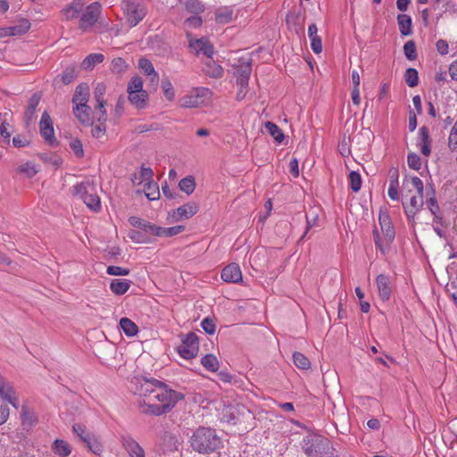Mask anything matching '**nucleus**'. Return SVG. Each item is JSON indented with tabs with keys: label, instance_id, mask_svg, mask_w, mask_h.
<instances>
[{
	"label": "nucleus",
	"instance_id": "5701e85b",
	"mask_svg": "<svg viewBox=\"0 0 457 457\" xmlns=\"http://www.w3.org/2000/svg\"><path fill=\"white\" fill-rule=\"evenodd\" d=\"M417 145L421 154L428 156L431 153V139L428 129L425 126L420 128Z\"/></svg>",
	"mask_w": 457,
	"mask_h": 457
},
{
	"label": "nucleus",
	"instance_id": "f3484780",
	"mask_svg": "<svg viewBox=\"0 0 457 457\" xmlns=\"http://www.w3.org/2000/svg\"><path fill=\"white\" fill-rule=\"evenodd\" d=\"M378 223L381 232L385 237L386 245H390L395 236V228L392 225L391 219L386 212H380L378 217Z\"/></svg>",
	"mask_w": 457,
	"mask_h": 457
},
{
	"label": "nucleus",
	"instance_id": "473e14b6",
	"mask_svg": "<svg viewBox=\"0 0 457 457\" xmlns=\"http://www.w3.org/2000/svg\"><path fill=\"white\" fill-rule=\"evenodd\" d=\"M84 444L88 448V450L95 453L96 455H100L104 451L103 444L93 434L86 438Z\"/></svg>",
	"mask_w": 457,
	"mask_h": 457
},
{
	"label": "nucleus",
	"instance_id": "79ce46f5",
	"mask_svg": "<svg viewBox=\"0 0 457 457\" xmlns=\"http://www.w3.org/2000/svg\"><path fill=\"white\" fill-rule=\"evenodd\" d=\"M179 189L187 195H191L195 188V181L193 176H187L182 179L179 183Z\"/></svg>",
	"mask_w": 457,
	"mask_h": 457
},
{
	"label": "nucleus",
	"instance_id": "338daca9",
	"mask_svg": "<svg viewBox=\"0 0 457 457\" xmlns=\"http://www.w3.org/2000/svg\"><path fill=\"white\" fill-rule=\"evenodd\" d=\"M185 226L177 225L170 228H164V237H171L185 230Z\"/></svg>",
	"mask_w": 457,
	"mask_h": 457
},
{
	"label": "nucleus",
	"instance_id": "864d4df0",
	"mask_svg": "<svg viewBox=\"0 0 457 457\" xmlns=\"http://www.w3.org/2000/svg\"><path fill=\"white\" fill-rule=\"evenodd\" d=\"M6 113L3 114L0 112V136L3 138V142L10 144L11 133L7 131L8 123L5 120Z\"/></svg>",
	"mask_w": 457,
	"mask_h": 457
},
{
	"label": "nucleus",
	"instance_id": "a211bd4d",
	"mask_svg": "<svg viewBox=\"0 0 457 457\" xmlns=\"http://www.w3.org/2000/svg\"><path fill=\"white\" fill-rule=\"evenodd\" d=\"M122 9L124 10L128 22L131 27L136 26L142 20V16L140 11L138 10V5L135 3L134 0H123L122 1Z\"/></svg>",
	"mask_w": 457,
	"mask_h": 457
},
{
	"label": "nucleus",
	"instance_id": "412c9836",
	"mask_svg": "<svg viewBox=\"0 0 457 457\" xmlns=\"http://www.w3.org/2000/svg\"><path fill=\"white\" fill-rule=\"evenodd\" d=\"M424 194L419 195L418 196L413 195L410 199L409 204L403 203L404 212L409 220H413L416 213L421 209L424 204Z\"/></svg>",
	"mask_w": 457,
	"mask_h": 457
},
{
	"label": "nucleus",
	"instance_id": "c756f323",
	"mask_svg": "<svg viewBox=\"0 0 457 457\" xmlns=\"http://www.w3.org/2000/svg\"><path fill=\"white\" fill-rule=\"evenodd\" d=\"M130 283L126 279L114 278L111 281L110 289L116 295H124L129 288Z\"/></svg>",
	"mask_w": 457,
	"mask_h": 457
},
{
	"label": "nucleus",
	"instance_id": "bb28decb",
	"mask_svg": "<svg viewBox=\"0 0 457 457\" xmlns=\"http://www.w3.org/2000/svg\"><path fill=\"white\" fill-rule=\"evenodd\" d=\"M403 187L407 188L408 191H411L412 188L416 189L419 195L424 194V185L422 180L416 177H408L406 176L403 181Z\"/></svg>",
	"mask_w": 457,
	"mask_h": 457
},
{
	"label": "nucleus",
	"instance_id": "de8ad7c7",
	"mask_svg": "<svg viewBox=\"0 0 457 457\" xmlns=\"http://www.w3.org/2000/svg\"><path fill=\"white\" fill-rule=\"evenodd\" d=\"M447 145L451 152H456L457 151V118L455 122L453 123V127L450 129L448 139H447Z\"/></svg>",
	"mask_w": 457,
	"mask_h": 457
},
{
	"label": "nucleus",
	"instance_id": "e433bc0d",
	"mask_svg": "<svg viewBox=\"0 0 457 457\" xmlns=\"http://www.w3.org/2000/svg\"><path fill=\"white\" fill-rule=\"evenodd\" d=\"M30 25L28 19H21L14 26L7 27V29H11L12 36H21L29 31Z\"/></svg>",
	"mask_w": 457,
	"mask_h": 457
},
{
	"label": "nucleus",
	"instance_id": "c03bdc74",
	"mask_svg": "<svg viewBox=\"0 0 457 457\" xmlns=\"http://www.w3.org/2000/svg\"><path fill=\"white\" fill-rule=\"evenodd\" d=\"M79 74L78 68L76 66L67 67L62 73V81L63 84L68 85L71 83Z\"/></svg>",
	"mask_w": 457,
	"mask_h": 457
},
{
	"label": "nucleus",
	"instance_id": "58836bf2",
	"mask_svg": "<svg viewBox=\"0 0 457 457\" xmlns=\"http://www.w3.org/2000/svg\"><path fill=\"white\" fill-rule=\"evenodd\" d=\"M104 59L102 54H90L82 62L81 66L86 70H91L95 65L101 63Z\"/></svg>",
	"mask_w": 457,
	"mask_h": 457
},
{
	"label": "nucleus",
	"instance_id": "6e6d98bb",
	"mask_svg": "<svg viewBox=\"0 0 457 457\" xmlns=\"http://www.w3.org/2000/svg\"><path fill=\"white\" fill-rule=\"evenodd\" d=\"M129 103L137 109L143 108V93L135 91H127Z\"/></svg>",
	"mask_w": 457,
	"mask_h": 457
},
{
	"label": "nucleus",
	"instance_id": "bf43d9fd",
	"mask_svg": "<svg viewBox=\"0 0 457 457\" xmlns=\"http://www.w3.org/2000/svg\"><path fill=\"white\" fill-rule=\"evenodd\" d=\"M252 67L250 62H245L240 64L237 70V77L250 79Z\"/></svg>",
	"mask_w": 457,
	"mask_h": 457
},
{
	"label": "nucleus",
	"instance_id": "72a5a7b5",
	"mask_svg": "<svg viewBox=\"0 0 457 457\" xmlns=\"http://www.w3.org/2000/svg\"><path fill=\"white\" fill-rule=\"evenodd\" d=\"M234 12L231 7H221L215 12V20L220 23H228L233 20Z\"/></svg>",
	"mask_w": 457,
	"mask_h": 457
},
{
	"label": "nucleus",
	"instance_id": "3c124183",
	"mask_svg": "<svg viewBox=\"0 0 457 457\" xmlns=\"http://www.w3.org/2000/svg\"><path fill=\"white\" fill-rule=\"evenodd\" d=\"M127 91L143 93V79L137 75L132 77L128 83Z\"/></svg>",
	"mask_w": 457,
	"mask_h": 457
},
{
	"label": "nucleus",
	"instance_id": "aec40b11",
	"mask_svg": "<svg viewBox=\"0 0 457 457\" xmlns=\"http://www.w3.org/2000/svg\"><path fill=\"white\" fill-rule=\"evenodd\" d=\"M221 278L227 283H240L243 280L240 267L237 263L227 265L221 271Z\"/></svg>",
	"mask_w": 457,
	"mask_h": 457
},
{
	"label": "nucleus",
	"instance_id": "c85d7f7f",
	"mask_svg": "<svg viewBox=\"0 0 457 457\" xmlns=\"http://www.w3.org/2000/svg\"><path fill=\"white\" fill-rule=\"evenodd\" d=\"M52 450L60 457H68L71 453V445L62 439H55L53 443Z\"/></svg>",
	"mask_w": 457,
	"mask_h": 457
},
{
	"label": "nucleus",
	"instance_id": "13d9d810",
	"mask_svg": "<svg viewBox=\"0 0 457 457\" xmlns=\"http://www.w3.org/2000/svg\"><path fill=\"white\" fill-rule=\"evenodd\" d=\"M407 162L412 170H419L421 168V159L415 153H411L407 155Z\"/></svg>",
	"mask_w": 457,
	"mask_h": 457
},
{
	"label": "nucleus",
	"instance_id": "2f4dec72",
	"mask_svg": "<svg viewBox=\"0 0 457 457\" xmlns=\"http://www.w3.org/2000/svg\"><path fill=\"white\" fill-rule=\"evenodd\" d=\"M83 10V4L79 3H72L69 6L62 9V12L66 20L77 19Z\"/></svg>",
	"mask_w": 457,
	"mask_h": 457
},
{
	"label": "nucleus",
	"instance_id": "f03ea898",
	"mask_svg": "<svg viewBox=\"0 0 457 457\" xmlns=\"http://www.w3.org/2000/svg\"><path fill=\"white\" fill-rule=\"evenodd\" d=\"M301 447L307 457H334L336 452L332 442L317 433L306 435L301 442Z\"/></svg>",
	"mask_w": 457,
	"mask_h": 457
},
{
	"label": "nucleus",
	"instance_id": "4468645a",
	"mask_svg": "<svg viewBox=\"0 0 457 457\" xmlns=\"http://www.w3.org/2000/svg\"><path fill=\"white\" fill-rule=\"evenodd\" d=\"M0 395L2 401L10 403L15 409L19 408V400L13 386L0 375Z\"/></svg>",
	"mask_w": 457,
	"mask_h": 457
},
{
	"label": "nucleus",
	"instance_id": "e2e57ef3",
	"mask_svg": "<svg viewBox=\"0 0 457 457\" xmlns=\"http://www.w3.org/2000/svg\"><path fill=\"white\" fill-rule=\"evenodd\" d=\"M106 272L112 276H126L129 273V270L126 268L112 265L107 267Z\"/></svg>",
	"mask_w": 457,
	"mask_h": 457
},
{
	"label": "nucleus",
	"instance_id": "dca6fc26",
	"mask_svg": "<svg viewBox=\"0 0 457 457\" xmlns=\"http://www.w3.org/2000/svg\"><path fill=\"white\" fill-rule=\"evenodd\" d=\"M154 172L150 168H145V196L150 201L157 200L160 197L158 185L152 181Z\"/></svg>",
	"mask_w": 457,
	"mask_h": 457
},
{
	"label": "nucleus",
	"instance_id": "4c0bfd02",
	"mask_svg": "<svg viewBox=\"0 0 457 457\" xmlns=\"http://www.w3.org/2000/svg\"><path fill=\"white\" fill-rule=\"evenodd\" d=\"M265 129L277 143H281L284 140L285 136L282 129L274 122L267 121Z\"/></svg>",
	"mask_w": 457,
	"mask_h": 457
},
{
	"label": "nucleus",
	"instance_id": "c9c22d12",
	"mask_svg": "<svg viewBox=\"0 0 457 457\" xmlns=\"http://www.w3.org/2000/svg\"><path fill=\"white\" fill-rule=\"evenodd\" d=\"M134 372V376L129 380V388L135 395H141L143 390V376L140 371L135 370Z\"/></svg>",
	"mask_w": 457,
	"mask_h": 457
},
{
	"label": "nucleus",
	"instance_id": "b1692460",
	"mask_svg": "<svg viewBox=\"0 0 457 457\" xmlns=\"http://www.w3.org/2000/svg\"><path fill=\"white\" fill-rule=\"evenodd\" d=\"M203 71L209 77L218 79L223 75V68L211 57H206L203 65Z\"/></svg>",
	"mask_w": 457,
	"mask_h": 457
},
{
	"label": "nucleus",
	"instance_id": "f704fd0d",
	"mask_svg": "<svg viewBox=\"0 0 457 457\" xmlns=\"http://www.w3.org/2000/svg\"><path fill=\"white\" fill-rule=\"evenodd\" d=\"M397 22L402 35L408 36L411 33V18L407 14H398Z\"/></svg>",
	"mask_w": 457,
	"mask_h": 457
},
{
	"label": "nucleus",
	"instance_id": "4be33fe9",
	"mask_svg": "<svg viewBox=\"0 0 457 457\" xmlns=\"http://www.w3.org/2000/svg\"><path fill=\"white\" fill-rule=\"evenodd\" d=\"M121 444L130 457H143V448L130 436L123 435Z\"/></svg>",
	"mask_w": 457,
	"mask_h": 457
},
{
	"label": "nucleus",
	"instance_id": "49530a36",
	"mask_svg": "<svg viewBox=\"0 0 457 457\" xmlns=\"http://www.w3.org/2000/svg\"><path fill=\"white\" fill-rule=\"evenodd\" d=\"M404 79L410 87H414L419 84V74L416 69L408 68L404 73Z\"/></svg>",
	"mask_w": 457,
	"mask_h": 457
},
{
	"label": "nucleus",
	"instance_id": "69168bd1",
	"mask_svg": "<svg viewBox=\"0 0 457 457\" xmlns=\"http://www.w3.org/2000/svg\"><path fill=\"white\" fill-rule=\"evenodd\" d=\"M40 158L45 162H50L53 166L56 168L60 167L62 164V159L56 154L48 156L47 154H40Z\"/></svg>",
	"mask_w": 457,
	"mask_h": 457
},
{
	"label": "nucleus",
	"instance_id": "680f3d73",
	"mask_svg": "<svg viewBox=\"0 0 457 457\" xmlns=\"http://www.w3.org/2000/svg\"><path fill=\"white\" fill-rule=\"evenodd\" d=\"M70 147L77 157L81 158L84 156L82 142L79 139L76 138L71 140Z\"/></svg>",
	"mask_w": 457,
	"mask_h": 457
},
{
	"label": "nucleus",
	"instance_id": "423d86ee",
	"mask_svg": "<svg viewBox=\"0 0 457 457\" xmlns=\"http://www.w3.org/2000/svg\"><path fill=\"white\" fill-rule=\"evenodd\" d=\"M424 196V204L426 205L427 209L429 210V212L433 214V221L435 223H440L441 226H444V218L441 214L440 207L436 197V190L432 184H428L426 186Z\"/></svg>",
	"mask_w": 457,
	"mask_h": 457
},
{
	"label": "nucleus",
	"instance_id": "6ab92c4d",
	"mask_svg": "<svg viewBox=\"0 0 457 457\" xmlns=\"http://www.w3.org/2000/svg\"><path fill=\"white\" fill-rule=\"evenodd\" d=\"M209 94V90L206 88L196 89L189 95H187L180 98L179 104L184 108H194L202 104L203 100L201 97Z\"/></svg>",
	"mask_w": 457,
	"mask_h": 457
},
{
	"label": "nucleus",
	"instance_id": "0eeeda50",
	"mask_svg": "<svg viewBox=\"0 0 457 457\" xmlns=\"http://www.w3.org/2000/svg\"><path fill=\"white\" fill-rule=\"evenodd\" d=\"M198 350V337L193 332L187 334L182 339L181 345L178 347L179 354L186 360L195 358L197 355Z\"/></svg>",
	"mask_w": 457,
	"mask_h": 457
},
{
	"label": "nucleus",
	"instance_id": "6e6552de",
	"mask_svg": "<svg viewBox=\"0 0 457 457\" xmlns=\"http://www.w3.org/2000/svg\"><path fill=\"white\" fill-rule=\"evenodd\" d=\"M39 132L41 137L50 146L56 147L59 145V142L54 136L53 120L46 111L42 113L39 121Z\"/></svg>",
	"mask_w": 457,
	"mask_h": 457
},
{
	"label": "nucleus",
	"instance_id": "2eb2a0df",
	"mask_svg": "<svg viewBox=\"0 0 457 457\" xmlns=\"http://www.w3.org/2000/svg\"><path fill=\"white\" fill-rule=\"evenodd\" d=\"M41 97V93L36 92L29 99L28 105L23 115V120L26 128H29L34 122L36 119V110L39 104Z\"/></svg>",
	"mask_w": 457,
	"mask_h": 457
},
{
	"label": "nucleus",
	"instance_id": "20e7f679",
	"mask_svg": "<svg viewBox=\"0 0 457 457\" xmlns=\"http://www.w3.org/2000/svg\"><path fill=\"white\" fill-rule=\"evenodd\" d=\"M72 195L84 202L93 212H100L101 200L96 191V185L93 180H84L72 187Z\"/></svg>",
	"mask_w": 457,
	"mask_h": 457
},
{
	"label": "nucleus",
	"instance_id": "39448f33",
	"mask_svg": "<svg viewBox=\"0 0 457 457\" xmlns=\"http://www.w3.org/2000/svg\"><path fill=\"white\" fill-rule=\"evenodd\" d=\"M102 12V5L99 2H93L81 12L79 21V29L83 32L89 31L98 21Z\"/></svg>",
	"mask_w": 457,
	"mask_h": 457
},
{
	"label": "nucleus",
	"instance_id": "a19ab883",
	"mask_svg": "<svg viewBox=\"0 0 457 457\" xmlns=\"http://www.w3.org/2000/svg\"><path fill=\"white\" fill-rule=\"evenodd\" d=\"M161 87L165 99L170 102L173 101L175 99V89L167 77L162 78Z\"/></svg>",
	"mask_w": 457,
	"mask_h": 457
},
{
	"label": "nucleus",
	"instance_id": "f8f14e48",
	"mask_svg": "<svg viewBox=\"0 0 457 457\" xmlns=\"http://www.w3.org/2000/svg\"><path fill=\"white\" fill-rule=\"evenodd\" d=\"M378 296L383 302H387L393 291V279L389 275L379 274L376 278Z\"/></svg>",
	"mask_w": 457,
	"mask_h": 457
},
{
	"label": "nucleus",
	"instance_id": "393cba45",
	"mask_svg": "<svg viewBox=\"0 0 457 457\" xmlns=\"http://www.w3.org/2000/svg\"><path fill=\"white\" fill-rule=\"evenodd\" d=\"M89 97V87L87 83H80L77 86L74 95L72 96V103L74 106L82 105L87 104Z\"/></svg>",
	"mask_w": 457,
	"mask_h": 457
},
{
	"label": "nucleus",
	"instance_id": "774afa93",
	"mask_svg": "<svg viewBox=\"0 0 457 457\" xmlns=\"http://www.w3.org/2000/svg\"><path fill=\"white\" fill-rule=\"evenodd\" d=\"M130 180L134 187L140 186L143 183V163L137 167V171L132 175Z\"/></svg>",
	"mask_w": 457,
	"mask_h": 457
},
{
	"label": "nucleus",
	"instance_id": "a18cd8bd",
	"mask_svg": "<svg viewBox=\"0 0 457 457\" xmlns=\"http://www.w3.org/2000/svg\"><path fill=\"white\" fill-rule=\"evenodd\" d=\"M146 234H150L153 236L164 237V228L151 224L149 222H145V236ZM149 241L145 237V243H148Z\"/></svg>",
	"mask_w": 457,
	"mask_h": 457
},
{
	"label": "nucleus",
	"instance_id": "5fc2aeb1",
	"mask_svg": "<svg viewBox=\"0 0 457 457\" xmlns=\"http://www.w3.org/2000/svg\"><path fill=\"white\" fill-rule=\"evenodd\" d=\"M403 52L408 60L414 61L417 59V50L414 41L410 40L406 42L403 46Z\"/></svg>",
	"mask_w": 457,
	"mask_h": 457
},
{
	"label": "nucleus",
	"instance_id": "0e129e2a",
	"mask_svg": "<svg viewBox=\"0 0 457 457\" xmlns=\"http://www.w3.org/2000/svg\"><path fill=\"white\" fill-rule=\"evenodd\" d=\"M201 327L209 335L214 334L216 330V325L210 318H204L201 322Z\"/></svg>",
	"mask_w": 457,
	"mask_h": 457
},
{
	"label": "nucleus",
	"instance_id": "052dcab7",
	"mask_svg": "<svg viewBox=\"0 0 457 457\" xmlns=\"http://www.w3.org/2000/svg\"><path fill=\"white\" fill-rule=\"evenodd\" d=\"M12 145L16 148L25 147L30 145V140L23 135H16L12 140Z\"/></svg>",
	"mask_w": 457,
	"mask_h": 457
},
{
	"label": "nucleus",
	"instance_id": "a878e982",
	"mask_svg": "<svg viewBox=\"0 0 457 457\" xmlns=\"http://www.w3.org/2000/svg\"><path fill=\"white\" fill-rule=\"evenodd\" d=\"M73 113L83 124H92L91 108L87 104L84 106H73Z\"/></svg>",
	"mask_w": 457,
	"mask_h": 457
},
{
	"label": "nucleus",
	"instance_id": "8fccbe9b",
	"mask_svg": "<svg viewBox=\"0 0 457 457\" xmlns=\"http://www.w3.org/2000/svg\"><path fill=\"white\" fill-rule=\"evenodd\" d=\"M350 188L353 192H359L361 187V177L357 171H351L348 176Z\"/></svg>",
	"mask_w": 457,
	"mask_h": 457
},
{
	"label": "nucleus",
	"instance_id": "1a4fd4ad",
	"mask_svg": "<svg viewBox=\"0 0 457 457\" xmlns=\"http://www.w3.org/2000/svg\"><path fill=\"white\" fill-rule=\"evenodd\" d=\"M199 205L196 202L191 201L180 205L175 210L169 212L168 220L170 222H179L182 220H188L197 213Z\"/></svg>",
	"mask_w": 457,
	"mask_h": 457
},
{
	"label": "nucleus",
	"instance_id": "9b49d317",
	"mask_svg": "<svg viewBox=\"0 0 457 457\" xmlns=\"http://www.w3.org/2000/svg\"><path fill=\"white\" fill-rule=\"evenodd\" d=\"M105 93V86L103 83H98L94 90V96L96 102L95 106L94 116L98 121H106L107 114L104 108L105 101L104 95Z\"/></svg>",
	"mask_w": 457,
	"mask_h": 457
},
{
	"label": "nucleus",
	"instance_id": "ea45409f",
	"mask_svg": "<svg viewBox=\"0 0 457 457\" xmlns=\"http://www.w3.org/2000/svg\"><path fill=\"white\" fill-rule=\"evenodd\" d=\"M201 364L209 371L214 372L219 369V361L213 354H206L201 359Z\"/></svg>",
	"mask_w": 457,
	"mask_h": 457
},
{
	"label": "nucleus",
	"instance_id": "7ed1b4c3",
	"mask_svg": "<svg viewBox=\"0 0 457 457\" xmlns=\"http://www.w3.org/2000/svg\"><path fill=\"white\" fill-rule=\"evenodd\" d=\"M192 448L200 453H213L218 450L222 441L216 434V431L211 428H198L191 436Z\"/></svg>",
	"mask_w": 457,
	"mask_h": 457
},
{
	"label": "nucleus",
	"instance_id": "7c9ffc66",
	"mask_svg": "<svg viewBox=\"0 0 457 457\" xmlns=\"http://www.w3.org/2000/svg\"><path fill=\"white\" fill-rule=\"evenodd\" d=\"M120 327L127 337H134L138 333L137 325L129 318H121Z\"/></svg>",
	"mask_w": 457,
	"mask_h": 457
},
{
	"label": "nucleus",
	"instance_id": "603ef678",
	"mask_svg": "<svg viewBox=\"0 0 457 457\" xmlns=\"http://www.w3.org/2000/svg\"><path fill=\"white\" fill-rule=\"evenodd\" d=\"M129 65L120 57L114 58L112 61L111 70L113 73L120 74L127 71Z\"/></svg>",
	"mask_w": 457,
	"mask_h": 457
},
{
	"label": "nucleus",
	"instance_id": "4d7b16f0",
	"mask_svg": "<svg viewBox=\"0 0 457 457\" xmlns=\"http://www.w3.org/2000/svg\"><path fill=\"white\" fill-rule=\"evenodd\" d=\"M72 431L79 439L84 443L87 436H90L92 434L87 432L86 427L80 423H75L72 426Z\"/></svg>",
	"mask_w": 457,
	"mask_h": 457
},
{
	"label": "nucleus",
	"instance_id": "cd10ccee",
	"mask_svg": "<svg viewBox=\"0 0 457 457\" xmlns=\"http://www.w3.org/2000/svg\"><path fill=\"white\" fill-rule=\"evenodd\" d=\"M20 415L24 427H33L37 423V415L27 405H22Z\"/></svg>",
	"mask_w": 457,
	"mask_h": 457
},
{
	"label": "nucleus",
	"instance_id": "37998d69",
	"mask_svg": "<svg viewBox=\"0 0 457 457\" xmlns=\"http://www.w3.org/2000/svg\"><path fill=\"white\" fill-rule=\"evenodd\" d=\"M294 364L300 370H309L311 368L310 360L302 353L295 352L293 353Z\"/></svg>",
	"mask_w": 457,
	"mask_h": 457
},
{
	"label": "nucleus",
	"instance_id": "9d476101",
	"mask_svg": "<svg viewBox=\"0 0 457 457\" xmlns=\"http://www.w3.org/2000/svg\"><path fill=\"white\" fill-rule=\"evenodd\" d=\"M159 75L154 70L153 63L145 59V85L147 87V90H145V100L147 97V93H154L159 87Z\"/></svg>",
	"mask_w": 457,
	"mask_h": 457
},
{
	"label": "nucleus",
	"instance_id": "f257e3e1",
	"mask_svg": "<svg viewBox=\"0 0 457 457\" xmlns=\"http://www.w3.org/2000/svg\"><path fill=\"white\" fill-rule=\"evenodd\" d=\"M184 394L170 389L164 382L145 377V413L161 416L183 400Z\"/></svg>",
	"mask_w": 457,
	"mask_h": 457
},
{
	"label": "nucleus",
	"instance_id": "09e8293b",
	"mask_svg": "<svg viewBox=\"0 0 457 457\" xmlns=\"http://www.w3.org/2000/svg\"><path fill=\"white\" fill-rule=\"evenodd\" d=\"M17 171L21 174H24L29 179L33 178L37 173V170L35 165L30 162H27L20 165L17 168Z\"/></svg>",
	"mask_w": 457,
	"mask_h": 457
},
{
	"label": "nucleus",
	"instance_id": "ddd939ff",
	"mask_svg": "<svg viewBox=\"0 0 457 457\" xmlns=\"http://www.w3.org/2000/svg\"><path fill=\"white\" fill-rule=\"evenodd\" d=\"M189 48L195 55L203 54L205 58L211 57L214 54L213 46L205 37L195 40L189 39Z\"/></svg>",
	"mask_w": 457,
	"mask_h": 457
}]
</instances>
